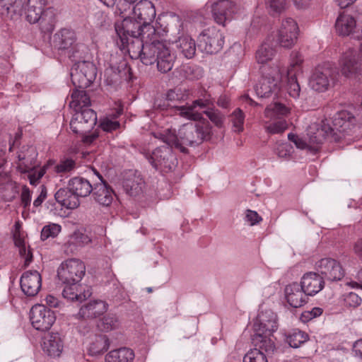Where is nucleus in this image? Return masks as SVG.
Returning <instances> with one entry per match:
<instances>
[{"instance_id": "nucleus-28", "label": "nucleus", "mask_w": 362, "mask_h": 362, "mask_svg": "<svg viewBox=\"0 0 362 362\" xmlns=\"http://www.w3.org/2000/svg\"><path fill=\"white\" fill-rule=\"evenodd\" d=\"M300 285L308 296H313L324 288L325 281L319 274L308 272L303 275Z\"/></svg>"}, {"instance_id": "nucleus-50", "label": "nucleus", "mask_w": 362, "mask_h": 362, "mask_svg": "<svg viewBox=\"0 0 362 362\" xmlns=\"http://www.w3.org/2000/svg\"><path fill=\"white\" fill-rule=\"evenodd\" d=\"M203 114L207 116L210 121L214 124V125L218 128H221L223 125L225 116L218 109L214 108L213 106L211 108H208L203 111Z\"/></svg>"}, {"instance_id": "nucleus-32", "label": "nucleus", "mask_w": 362, "mask_h": 362, "mask_svg": "<svg viewBox=\"0 0 362 362\" xmlns=\"http://www.w3.org/2000/svg\"><path fill=\"white\" fill-rule=\"evenodd\" d=\"M256 59L261 74L269 75L272 71V45L263 43L256 52Z\"/></svg>"}, {"instance_id": "nucleus-46", "label": "nucleus", "mask_w": 362, "mask_h": 362, "mask_svg": "<svg viewBox=\"0 0 362 362\" xmlns=\"http://www.w3.org/2000/svg\"><path fill=\"white\" fill-rule=\"evenodd\" d=\"M13 240L15 245L19 248V254L24 259V267H28L33 261V253L30 249L26 248L24 240L17 235L16 232L13 233Z\"/></svg>"}, {"instance_id": "nucleus-11", "label": "nucleus", "mask_w": 362, "mask_h": 362, "mask_svg": "<svg viewBox=\"0 0 362 362\" xmlns=\"http://www.w3.org/2000/svg\"><path fill=\"white\" fill-rule=\"evenodd\" d=\"M356 37L358 40L357 44L354 45L355 47L349 48L341 59V73L347 78L355 76L361 68L360 60L362 55L360 52L362 51V28L361 34L358 35Z\"/></svg>"}, {"instance_id": "nucleus-31", "label": "nucleus", "mask_w": 362, "mask_h": 362, "mask_svg": "<svg viewBox=\"0 0 362 362\" xmlns=\"http://www.w3.org/2000/svg\"><path fill=\"white\" fill-rule=\"evenodd\" d=\"M62 291V296L64 298L71 302L81 303L89 298L92 293L89 289L86 290L83 286L78 283L74 284H65Z\"/></svg>"}, {"instance_id": "nucleus-6", "label": "nucleus", "mask_w": 362, "mask_h": 362, "mask_svg": "<svg viewBox=\"0 0 362 362\" xmlns=\"http://www.w3.org/2000/svg\"><path fill=\"white\" fill-rule=\"evenodd\" d=\"M135 18L144 25V39L151 40L153 37H165L167 30L162 27H156L151 23L156 17V8L153 3L148 0H141L133 8Z\"/></svg>"}, {"instance_id": "nucleus-58", "label": "nucleus", "mask_w": 362, "mask_h": 362, "mask_svg": "<svg viewBox=\"0 0 362 362\" xmlns=\"http://www.w3.org/2000/svg\"><path fill=\"white\" fill-rule=\"evenodd\" d=\"M288 139L293 141L297 148L300 149H308L309 151V142L306 141L298 135L290 133L288 134Z\"/></svg>"}, {"instance_id": "nucleus-13", "label": "nucleus", "mask_w": 362, "mask_h": 362, "mask_svg": "<svg viewBox=\"0 0 362 362\" xmlns=\"http://www.w3.org/2000/svg\"><path fill=\"white\" fill-rule=\"evenodd\" d=\"M198 47L206 54H216L224 44V36L220 30L212 26L204 29L198 36Z\"/></svg>"}, {"instance_id": "nucleus-51", "label": "nucleus", "mask_w": 362, "mask_h": 362, "mask_svg": "<svg viewBox=\"0 0 362 362\" xmlns=\"http://www.w3.org/2000/svg\"><path fill=\"white\" fill-rule=\"evenodd\" d=\"M230 121L233 124V131L242 132L244 129L245 114L240 108H236L230 115Z\"/></svg>"}, {"instance_id": "nucleus-9", "label": "nucleus", "mask_w": 362, "mask_h": 362, "mask_svg": "<svg viewBox=\"0 0 362 362\" xmlns=\"http://www.w3.org/2000/svg\"><path fill=\"white\" fill-rule=\"evenodd\" d=\"M97 69L90 62H79L74 64L71 71V81L76 88L85 89L95 80Z\"/></svg>"}, {"instance_id": "nucleus-27", "label": "nucleus", "mask_w": 362, "mask_h": 362, "mask_svg": "<svg viewBox=\"0 0 362 362\" xmlns=\"http://www.w3.org/2000/svg\"><path fill=\"white\" fill-rule=\"evenodd\" d=\"M30 1V0H0V14L10 19L20 16Z\"/></svg>"}, {"instance_id": "nucleus-42", "label": "nucleus", "mask_w": 362, "mask_h": 362, "mask_svg": "<svg viewBox=\"0 0 362 362\" xmlns=\"http://www.w3.org/2000/svg\"><path fill=\"white\" fill-rule=\"evenodd\" d=\"M39 24L42 32L45 33H52L55 26L56 14L51 8L43 10Z\"/></svg>"}, {"instance_id": "nucleus-49", "label": "nucleus", "mask_w": 362, "mask_h": 362, "mask_svg": "<svg viewBox=\"0 0 362 362\" xmlns=\"http://www.w3.org/2000/svg\"><path fill=\"white\" fill-rule=\"evenodd\" d=\"M98 327L103 332H109L119 327V322L114 315L104 316L98 325Z\"/></svg>"}, {"instance_id": "nucleus-53", "label": "nucleus", "mask_w": 362, "mask_h": 362, "mask_svg": "<svg viewBox=\"0 0 362 362\" xmlns=\"http://www.w3.org/2000/svg\"><path fill=\"white\" fill-rule=\"evenodd\" d=\"M43 10L41 7L30 6L26 11V20L31 24L38 23Z\"/></svg>"}, {"instance_id": "nucleus-61", "label": "nucleus", "mask_w": 362, "mask_h": 362, "mask_svg": "<svg viewBox=\"0 0 362 362\" xmlns=\"http://www.w3.org/2000/svg\"><path fill=\"white\" fill-rule=\"evenodd\" d=\"M291 146L287 143L281 144L276 149L277 155L281 158H285L290 155Z\"/></svg>"}, {"instance_id": "nucleus-29", "label": "nucleus", "mask_w": 362, "mask_h": 362, "mask_svg": "<svg viewBox=\"0 0 362 362\" xmlns=\"http://www.w3.org/2000/svg\"><path fill=\"white\" fill-rule=\"evenodd\" d=\"M37 156L35 148L30 146H23L18 154V168L23 173L32 171L37 164Z\"/></svg>"}, {"instance_id": "nucleus-17", "label": "nucleus", "mask_w": 362, "mask_h": 362, "mask_svg": "<svg viewBox=\"0 0 362 362\" xmlns=\"http://www.w3.org/2000/svg\"><path fill=\"white\" fill-rule=\"evenodd\" d=\"M214 100L211 95L206 93L202 98L194 100L191 105H180V116L192 121L205 119L202 113L196 111L195 108L199 107L205 110L211 108L214 106Z\"/></svg>"}, {"instance_id": "nucleus-26", "label": "nucleus", "mask_w": 362, "mask_h": 362, "mask_svg": "<svg viewBox=\"0 0 362 362\" xmlns=\"http://www.w3.org/2000/svg\"><path fill=\"white\" fill-rule=\"evenodd\" d=\"M233 7L234 5L230 0H218L212 4L211 8L214 21L218 24L224 25L226 21L230 18Z\"/></svg>"}, {"instance_id": "nucleus-14", "label": "nucleus", "mask_w": 362, "mask_h": 362, "mask_svg": "<svg viewBox=\"0 0 362 362\" xmlns=\"http://www.w3.org/2000/svg\"><path fill=\"white\" fill-rule=\"evenodd\" d=\"M30 320L34 328L44 332L51 328L56 320V315L45 305L36 304L30 309Z\"/></svg>"}, {"instance_id": "nucleus-30", "label": "nucleus", "mask_w": 362, "mask_h": 362, "mask_svg": "<svg viewBox=\"0 0 362 362\" xmlns=\"http://www.w3.org/2000/svg\"><path fill=\"white\" fill-rule=\"evenodd\" d=\"M107 310V304L105 302L95 300L83 305L77 315L81 319H93L103 315Z\"/></svg>"}, {"instance_id": "nucleus-57", "label": "nucleus", "mask_w": 362, "mask_h": 362, "mask_svg": "<svg viewBox=\"0 0 362 362\" xmlns=\"http://www.w3.org/2000/svg\"><path fill=\"white\" fill-rule=\"evenodd\" d=\"M344 301L349 307L356 308L361 305V298L354 292H350L344 298Z\"/></svg>"}, {"instance_id": "nucleus-10", "label": "nucleus", "mask_w": 362, "mask_h": 362, "mask_svg": "<svg viewBox=\"0 0 362 362\" xmlns=\"http://www.w3.org/2000/svg\"><path fill=\"white\" fill-rule=\"evenodd\" d=\"M86 266L78 259H69L62 262L57 269V276L64 284L79 283L85 275Z\"/></svg>"}, {"instance_id": "nucleus-36", "label": "nucleus", "mask_w": 362, "mask_h": 362, "mask_svg": "<svg viewBox=\"0 0 362 362\" xmlns=\"http://www.w3.org/2000/svg\"><path fill=\"white\" fill-rule=\"evenodd\" d=\"M54 40L59 49H69L76 43V35L73 30L64 28L55 34Z\"/></svg>"}, {"instance_id": "nucleus-40", "label": "nucleus", "mask_w": 362, "mask_h": 362, "mask_svg": "<svg viewBox=\"0 0 362 362\" xmlns=\"http://www.w3.org/2000/svg\"><path fill=\"white\" fill-rule=\"evenodd\" d=\"M110 347V340L106 335H97L90 344L88 353L91 356L103 354Z\"/></svg>"}, {"instance_id": "nucleus-39", "label": "nucleus", "mask_w": 362, "mask_h": 362, "mask_svg": "<svg viewBox=\"0 0 362 362\" xmlns=\"http://www.w3.org/2000/svg\"><path fill=\"white\" fill-rule=\"evenodd\" d=\"M90 105V99L84 89H76L71 93V101L70 106L75 109V111L84 108H88Z\"/></svg>"}, {"instance_id": "nucleus-64", "label": "nucleus", "mask_w": 362, "mask_h": 362, "mask_svg": "<svg viewBox=\"0 0 362 362\" xmlns=\"http://www.w3.org/2000/svg\"><path fill=\"white\" fill-rule=\"evenodd\" d=\"M353 250L356 255L362 259V238L358 239L354 243Z\"/></svg>"}, {"instance_id": "nucleus-56", "label": "nucleus", "mask_w": 362, "mask_h": 362, "mask_svg": "<svg viewBox=\"0 0 362 362\" xmlns=\"http://www.w3.org/2000/svg\"><path fill=\"white\" fill-rule=\"evenodd\" d=\"M244 220L250 226H255L262 221V217L257 214V211L247 209L245 212Z\"/></svg>"}, {"instance_id": "nucleus-55", "label": "nucleus", "mask_w": 362, "mask_h": 362, "mask_svg": "<svg viewBox=\"0 0 362 362\" xmlns=\"http://www.w3.org/2000/svg\"><path fill=\"white\" fill-rule=\"evenodd\" d=\"M90 242V238L81 233H74L71 237L68 243L69 245H74L78 246H83L84 245L88 244Z\"/></svg>"}, {"instance_id": "nucleus-43", "label": "nucleus", "mask_w": 362, "mask_h": 362, "mask_svg": "<svg viewBox=\"0 0 362 362\" xmlns=\"http://www.w3.org/2000/svg\"><path fill=\"white\" fill-rule=\"evenodd\" d=\"M153 107L156 110L166 111L170 115L175 114L178 115H180V109H181L180 105L171 104L165 95L156 97Z\"/></svg>"}, {"instance_id": "nucleus-21", "label": "nucleus", "mask_w": 362, "mask_h": 362, "mask_svg": "<svg viewBox=\"0 0 362 362\" xmlns=\"http://www.w3.org/2000/svg\"><path fill=\"white\" fill-rule=\"evenodd\" d=\"M20 285L22 291L27 296H36L42 286V277L40 274L36 270L24 272L21 275Z\"/></svg>"}, {"instance_id": "nucleus-62", "label": "nucleus", "mask_w": 362, "mask_h": 362, "mask_svg": "<svg viewBox=\"0 0 362 362\" xmlns=\"http://www.w3.org/2000/svg\"><path fill=\"white\" fill-rule=\"evenodd\" d=\"M45 174V170L40 169L37 171L33 172L29 174L28 177L30 183L33 185H35L38 181L43 177Z\"/></svg>"}, {"instance_id": "nucleus-2", "label": "nucleus", "mask_w": 362, "mask_h": 362, "mask_svg": "<svg viewBox=\"0 0 362 362\" xmlns=\"http://www.w3.org/2000/svg\"><path fill=\"white\" fill-rule=\"evenodd\" d=\"M165 37L155 36L149 40H145L142 49L136 52V55L145 65H151L156 62L158 71L165 74L172 70L176 57L171 53Z\"/></svg>"}, {"instance_id": "nucleus-63", "label": "nucleus", "mask_w": 362, "mask_h": 362, "mask_svg": "<svg viewBox=\"0 0 362 362\" xmlns=\"http://www.w3.org/2000/svg\"><path fill=\"white\" fill-rule=\"evenodd\" d=\"M303 62L300 54L298 52L293 51L291 53V64L290 66L291 68H293L296 66H299Z\"/></svg>"}, {"instance_id": "nucleus-19", "label": "nucleus", "mask_w": 362, "mask_h": 362, "mask_svg": "<svg viewBox=\"0 0 362 362\" xmlns=\"http://www.w3.org/2000/svg\"><path fill=\"white\" fill-rule=\"evenodd\" d=\"M327 129L332 136L337 134V132L344 134H350L351 131L356 127V119L347 111L337 112L332 120V127L327 124Z\"/></svg>"}, {"instance_id": "nucleus-3", "label": "nucleus", "mask_w": 362, "mask_h": 362, "mask_svg": "<svg viewBox=\"0 0 362 362\" xmlns=\"http://www.w3.org/2000/svg\"><path fill=\"white\" fill-rule=\"evenodd\" d=\"M144 25L139 20L125 18L120 23L115 24V31L118 36L117 44L121 50L127 49L134 56L146 44Z\"/></svg>"}, {"instance_id": "nucleus-18", "label": "nucleus", "mask_w": 362, "mask_h": 362, "mask_svg": "<svg viewBox=\"0 0 362 362\" xmlns=\"http://www.w3.org/2000/svg\"><path fill=\"white\" fill-rule=\"evenodd\" d=\"M277 83L278 86H281V90L293 98L299 96L300 88L297 78L292 71H281L278 69L273 76V84Z\"/></svg>"}, {"instance_id": "nucleus-20", "label": "nucleus", "mask_w": 362, "mask_h": 362, "mask_svg": "<svg viewBox=\"0 0 362 362\" xmlns=\"http://www.w3.org/2000/svg\"><path fill=\"white\" fill-rule=\"evenodd\" d=\"M94 171L98 177L99 182L93 184L92 197L100 205L108 206L113 201L114 190L99 173L95 170Z\"/></svg>"}, {"instance_id": "nucleus-48", "label": "nucleus", "mask_w": 362, "mask_h": 362, "mask_svg": "<svg viewBox=\"0 0 362 362\" xmlns=\"http://www.w3.org/2000/svg\"><path fill=\"white\" fill-rule=\"evenodd\" d=\"M122 113V110L119 109L113 114L114 117L110 118L106 117L103 118L100 123V128L106 132H112L118 129L120 127V123L115 119Z\"/></svg>"}, {"instance_id": "nucleus-34", "label": "nucleus", "mask_w": 362, "mask_h": 362, "mask_svg": "<svg viewBox=\"0 0 362 362\" xmlns=\"http://www.w3.org/2000/svg\"><path fill=\"white\" fill-rule=\"evenodd\" d=\"M55 200L63 207L68 209H75L80 205V200L71 192L67 185L58 189L54 194Z\"/></svg>"}, {"instance_id": "nucleus-15", "label": "nucleus", "mask_w": 362, "mask_h": 362, "mask_svg": "<svg viewBox=\"0 0 362 362\" xmlns=\"http://www.w3.org/2000/svg\"><path fill=\"white\" fill-rule=\"evenodd\" d=\"M298 33L296 21L291 18H286L277 30V42L281 47L291 49L297 42Z\"/></svg>"}, {"instance_id": "nucleus-45", "label": "nucleus", "mask_w": 362, "mask_h": 362, "mask_svg": "<svg viewBox=\"0 0 362 362\" xmlns=\"http://www.w3.org/2000/svg\"><path fill=\"white\" fill-rule=\"evenodd\" d=\"M269 75H263L255 86V91L258 97L261 98H267L270 97L272 93V81Z\"/></svg>"}, {"instance_id": "nucleus-24", "label": "nucleus", "mask_w": 362, "mask_h": 362, "mask_svg": "<svg viewBox=\"0 0 362 362\" xmlns=\"http://www.w3.org/2000/svg\"><path fill=\"white\" fill-rule=\"evenodd\" d=\"M144 181L136 171L127 172L122 180V187L125 192L131 197L139 195L143 189Z\"/></svg>"}, {"instance_id": "nucleus-37", "label": "nucleus", "mask_w": 362, "mask_h": 362, "mask_svg": "<svg viewBox=\"0 0 362 362\" xmlns=\"http://www.w3.org/2000/svg\"><path fill=\"white\" fill-rule=\"evenodd\" d=\"M134 357L132 349L122 347L110 351L105 356V362H133Z\"/></svg>"}, {"instance_id": "nucleus-4", "label": "nucleus", "mask_w": 362, "mask_h": 362, "mask_svg": "<svg viewBox=\"0 0 362 362\" xmlns=\"http://www.w3.org/2000/svg\"><path fill=\"white\" fill-rule=\"evenodd\" d=\"M252 342L255 346L243 358V362H268L265 353L272 351V329L266 324L255 323Z\"/></svg>"}, {"instance_id": "nucleus-60", "label": "nucleus", "mask_w": 362, "mask_h": 362, "mask_svg": "<svg viewBox=\"0 0 362 362\" xmlns=\"http://www.w3.org/2000/svg\"><path fill=\"white\" fill-rule=\"evenodd\" d=\"M288 6V0H273V13H281Z\"/></svg>"}, {"instance_id": "nucleus-54", "label": "nucleus", "mask_w": 362, "mask_h": 362, "mask_svg": "<svg viewBox=\"0 0 362 362\" xmlns=\"http://www.w3.org/2000/svg\"><path fill=\"white\" fill-rule=\"evenodd\" d=\"M60 232V226L57 224L45 226L42 228L40 238L42 240H45L49 238L56 237Z\"/></svg>"}, {"instance_id": "nucleus-52", "label": "nucleus", "mask_w": 362, "mask_h": 362, "mask_svg": "<svg viewBox=\"0 0 362 362\" xmlns=\"http://www.w3.org/2000/svg\"><path fill=\"white\" fill-rule=\"evenodd\" d=\"M167 99L171 104L177 105L178 103L185 101L187 98L185 90L181 88L170 89L165 94Z\"/></svg>"}, {"instance_id": "nucleus-12", "label": "nucleus", "mask_w": 362, "mask_h": 362, "mask_svg": "<svg viewBox=\"0 0 362 362\" xmlns=\"http://www.w3.org/2000/svg\"><path fill=\"white\" fill-rule=\"evenodd\" d=\"M173 146L174 145L166 144L165 146L156 148L151 155L146 157L155 169L167 173L176 166L177 159L173 152Z\"/></svg>"}, {"instance_id": "nucleus-25", "label": "nucleus", "mask_w": 362, "mask_h": 362, "mask_svg": "<svg viewBox=\"0 0 362 362\" xmlns=\"http://www.w3.org/2000/svg\"><path fill=\"white\" fill-rule=\"evenodd\" d=\"M42 350L51 357H59L64 349V339L58 332L49 333L43 339Z\"/></svg>"}, {"instance_id": "nucleus-8", "label": "nucleus", "mask_w": 362, "mask_h": 362, "mask_svg": "<svg viewBox=\"0 0 362 362\" xmlns=\"http://www.w3.org/2000/svg\"><path fill=\"white\" fill-rule=\"evenodd\" d=\"M339 76V71L335 66L329 64L319 65L313 71L309 85L317 92H325L335 85Z\"/></svg>"}, {"instance_id": "nucleus-33", "label": "nucleus", "mask_w": 362, "mask_h": 362, "mask_svg": "<svg viewBox=\"0 0 362 362\" xmlns=\"http://www.w3.org/2000/svg\"><path fill=\"white\" fill-rule=\"evenodd\" d=\"M69 189L78 199L89 196L93 191V185L90 181L83 177L76 176L68 181Z\"/></svg>"}, {"instance_id": "nucleus-7", "label": "nucleus", "mask_w": 362, "mask_h": 362, "mask_svg": "<svg viewBox=\"0 0 362 362\" xmlns=\"http://www.w3.org/2000/svg\"><path fill=\"white\" fill-rule=\"evenodd\" d=\"M273 134L284 132L288 127L286 119L291 114V107L286 98V93L273 84Z\"/></svg>"}, {"instance_id": "nucleus-59", "label": "nucleus", "mask_w": 362, "mask_h": 362, "mask_svg": "<svg viewBox=\"0 0 362 362\" xmlns=\"http://www.w3.org/2000/svg\"><path fill=\"white\" fill-rule=\"evenodd\" d=\"M21 201L24 209H27L30 206L31 202V193L30 189L26 185H23L22 187Z\"/></svg>"}, {"instance_id": "nucleus-22", "label": "nucleus", "mask_w": 362, "mask_h": 362, "mask_svg": "<svg viewBox=\"0 0 362 362\" xmlns=\"http://www.w3.org/2000/svg\"><path fill=\"white\" fill-rule=\"evenodd\" d=\"M307 132L309 151L313 153H316L319 151L320 146L327 136H332L325 124L320 127L317 124L314 123L309 126Z\"/></svg>"}, {"instance_id": "nucleus-47", "label": "nucleus", "mask_w": 362, "mask_h": 362, "mask_svg": "<svg viewBox=\"0 0 362 362\" xmlns=\"http://www.w3.org/2000/svg\"><path fill=\"white\" fill-rule=\"evenodd\" d=\"M87 54V49L85 45L76 43L69 49V57L76 64L79 62H86L85 60Z\"/></svg>"}, {"instance_id": "nucleus-44", "label": "nucleus", "mask_w": 362, "mask_h": 362, "mask_svg": "<svg viewBox=\"0 0 362 362\" xmlns=\"http://www.w3.org/2000/svg\"><path fill=\"white\" fill-rule=\"evenodd\" d=\"M309 339L308 334L298 329H294L286 335V341L292 348L297 349Z\"/></svg>"}, {"instance_id": "nucleus-41", "label": "nucleus", "mask_w": 362, "mask_h": 362, "mask_svg": "<svg viewBox=\"0 0 362 362\" xmlns=\"http://www.w3.org/2000/svg\"><path fill=\"white\" fill-rule=\"evenodd\" d=\"M78 168L76 160L64 157L54 165V171L60 176L69 175Z\"/></svg>"}, {"instance_id": "nucleus-5", "label": "nucleus", "mask_w": 362, "mask_h": 362, "mask_svg": "<svg viewBox=\"0 0 362 362\" xmlns=\"http://www.w3.org/2000/svg\"><path fill=\"white\" fill-rule=\"evenodd\" d=\"M96 123V112L92 109L84 108L76 111L70 122V128L74 134L81 136L83 143L90 144L98 137L95 133L88 134Z\"/></svg>"}, {"instance_id": "nucleus-35", "label": "nucleus", "mask_w": 362, "mask_h": 362, "mask_svg": "<svg viewBox=\"0 0 362 362\" xmlns=\"http://www.w3.org/2000/svg\"><path fill=\"white\" fill-rule=\"evenodd\" d=\"M356 25L355 18L345 12L339 14L335 23L337 32L344 36L349 35L355 29Z\"/></svg>"}, {"instance_id": "nucleus-38", "label": "nucleus", "mask_w": 362, "mask_h": 362, "mask_svg": "<svg viewBox=\"0 0 362 362\" xmlns=\"http://www.w3.org/2000/svg\"><path fill=\"white\" fill-rule=\"evenodd\" d=\"M179 51L187 59H192L196 53L195 41L189 35H182L176 41Z\"/></svg>"}, {"instance_id": "nucleus-23", "label": "nucleus", "mask_w": 362, "mask_h": 362, "mask_svg": "<svg viewBox=\"0 0 362 362\" xmlns=\"http://www.w3.org/2000/svg\"><path fill=\"white\" fill-rule=\"evenodd\" d=\"M284 292L288 303L293 308H300L307 303L308 295L300 284L294 282L287 285Z\"/></svg>"}, {"instance_id": "nucleus-16", "label": "nucleus", "mask_w": 362, "mask_h": 362, "mask_svg": "<svg viewBox=\"0 0 362 362\" xmlns=\"http://www.w3.org/2000/svg\"><path fill=\"white\" fill-rule=\"evenodd\" d=\"M315 267L317 272L322 275L323 279L330 281H340L345 274L340 262L332 258H322L316 262Z\"/></svg>"}, {"instance_id": "nucleus-1", "label": "nucleus", "mask_w": 362, "mask_h": 362, "mask_svg": "<svg viewBox=\"0 0 362 362\" xmlns=\"http://www.w3.org/2000/svg\"><path fill=\"white\" fill-rule=\"evenodd\" d=\"M155 138L165 144L174 145V147L181 152L187 153V146H197L204 141L210 139L211 126L206 119L194 121L182 125L176 134L175 129H165L153 132Z\"/></svg>"}]
</instances>
